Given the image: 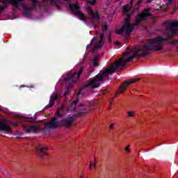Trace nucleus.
Listing matches in <instances>:
<instances>
[{
  "instance_id": "f257e3e1",
  "label": "nucleus",
  "mask_w": 178,
  "mask_h": 178,
  "mask_svg": "<svg viewBox=\"0 0 178 178\" xmlns=\"http://www.w3.org/2000/svg\"><path fill=\"white\" fill-rule=\"evenodd\" d=\"M165 44V35H158L154 38L149 40L148 45H145L139 49H127V51L123 54V56L118 61L113 64L111 67L107 69H105L104 71L99 72L95 78L90 79L88 82V86H90L92 88H97L99 87L101 81L112 74L119 67L124 66L127 62H130L134 56H144L148 54V51L152 49V51H161L163 49V45Z\"/></svg>"
},
{
  "instance_id": "f03ea898",
  "label": "nucleus",
  "mask_w": 178,
  "mask_h": 178,
  "mask_svg": "<svg viewBox=\"0 0 178 178\" xmlns=\"http://www.w3.org/2000/svg\"><path fill=\"white\" fill-rule=\"evenodd\" d=\"M56 118H54L50 122L47 123V127L50 129H56L58 126H64V127H70L72 122H73V118H70L67 120H63L62 115H60V111L58 108V111L56 113Z\"/></svg>"
},
{
  "instance_id": "7ed1b4c3",
  "label": "nucleus",
  "mask_w": 178,
  "mask_h": 178,
  "mask_svg": "<svg viewBox=\"0 0 178 178\" xmlns=\"http://www.w3.org/2000/svg\"><path fill=\"white\" fill-rule=\"evenodd\" d=\"M69 9L72 12L73 15L77 16L78 19L84 22V23H87L88 19L86 16L83 12H81L80 4L79 2H75L74 3L69 5Z\"/></svg>"
},
{
  "instance_id": "20e7f679",
  "label": "nucleus",
  "mask_w": 178,
  "mask_h": 178,
  "mask_svg": "<svg viewBox=\"0 0 178 178\" xmlns=\"http://www.w3.org/2000/svg\"><path fill=\"white\" fill-rule=\"evenodd\" d=\"M133 31V25L130 24V18L127 17L124 22L123 26L120 29H116L117 34H123L125 33V37H129V34Z\"/></svg>"
},
{
  "instance_id": "39448f33",
  "label": "nucleus",
  "mask_w": 178,
  "mask_h": 178,
  "mask_svg": "<svg viewBox=\"0 0 178 178\" xmlns=\"http://www.w3.org/2000/svg\"><path fill=\"white\" fill-rule=\"evenodd\" d=\"M13 5L15 8H19L20 5H23L22 0H0V12H2L6 6Z\"/></svg>"
},
{
  "instance_id": "423d86ee",
  "label": "nucleus",
  "mask_w": 178,
  "mask_h": 178,
  "mask_svg": "<svg viewBox=\"0 0 178 178\" xmlns=\"http://www.w3.org/2000/svg\"><path fill=\"white\" fill-rule=\"evenodd\" d=\"M81 73H83V67H81L78 72L73 71L69 72L67 75V77L65 78V81L72 80L74 82H76V80H79V78L80 77V74H81Z\"/></svg>"
},
{
  "instance_id": "0eeeda50",
  "label": "nucleus",
  "mask_w": 178,
  "mask_h": 178,
  "mask_svg": "<svg viewBox=\"0 0 178 178\" xmlns=\"http://www.w3.org/2000/svg\"><path fill=\"white\" fill-rule=\"evenodd\" d=\"M86 11L88 15L90 16V22H94V20H98L99 19V14H98V11H94L91 7H87Z\"/></svg>"
},
{
  "instance_id": "6e6552de",
  "label": "nucleus",
  "mask_w": 178,
  "mask_h": 178,
  "mask_svg": "<svg viewBox=\"0 0 178 178\" xmlns=\"http://www.w3.org/2000/svg\"><path fill=\"white\" fill-rule=\"evenodd\" d=\"M24 130L26 133H30L33 131L34 133H37V131H40V127L31 125L30 122H25L23 125Z\"/></svg>"
},
{
  "instance_id": "1a4fd4ad",
  "label": "nucleus",
  "mask_w": 178,
  "mask_h": 178,
  "mask_svg": "<svg viewBox=\"0 0 178 178\" xmlns=\"http://www.w3.org/2000/svg\"><path fill=\"white\" fill-rule=\"evenodd\" d=\"M138 80H140V79L136 78V79H133L128 81L124 82V83L122 84V86H120V87L118 91V94H122V92H124V91L127 88V86H130V84H131L133 83H136V82L138 81Z\"/></svg>"
},
{
  "instance_id": "9d476101",
  "label": "nucleus",
  "mask_w": 178,
  "mask_h": 178,
  "mask_svg": "<svg viewBox=\"0 0 178 178\" xmlns=\"http://www.w3.org/2000/svg\"><path fill=\"white\" fill-rule=\"evenodd\" d=\"M149 8H146L141 14H139L136 17L135 25L137 26L140 22L145 20L149 16Z\"/></svg>"
},
{
  "instance_id": "9b49d317",
  "label": "nucleus",
  "mask_w": 178,
  "mask_h": 178,
  "mask_svg": "<svg viewBox=\"0 0 178 178\" xmlns=\"http://www.w3.org/2000/svg\"><path fill=\"white\" fill-rule=\"evenodd\" d=\"M0 131L7 134L12 133V128H10L6 121L0 120Z\"/></svg>"
},
{
  "instance_id": "f8f14e48",
  "label": "nucleus",
  "mask_w": 178,
  "mask_h": 178,
  "mask_svg": "<svg viewBox=\"0 0 178 178\" xmlns=\"http://www.w3.org/2000/svg\"><path fill=\"white\" fill-rule=\"evenodd\" d=\"M136 1L137 5H140V3H141V2H143V0H131L130 4L124 6L123 13H125V14L129 13V10H130V9H131V4L133 3V2H136Z\"/></svg>"
},
{
  "instance_id": "ddd939ff",
  "label": "nucleus",
  "mask_w": 178,
  "mask_h": 178,
  "mask_svg": "<svg viewBox=\"0 0 178 178\" xmlns=\"http://www.w3.org/2000/svg\"><path fill=\"white\" fill-rule=\"evenodd\" d=\"M78 111L81 115L88 113L90 112V106L81 104L79 106Z\"/></svg>"
},
{
  "instance_id": "4468645a",
  "label": "nucleus",
  "mask_w": 178,
  "mask_h": 178,
  "mask_svg": "<svg viewBox=\"0 0 178 178\" xmlns=\"http://www.w3.org/2000/svg\"><path fill=\"white\" fill-rule=\"evenodd\" d=\"M60 98V95L59 93H54L50 98L49 104L47 106H52L54 105V101H58Z\"/></svg>"
},
{
  "instance_id": "2eb2a0df",
  "label": "nucleus",
  "mask_w": 178,
  "mask_h": 178,
  "mask_svg": "<svg viewBox=\"0 0 178 178\" xmlns=\"http://www.w3.org/2000/svg\"><path fill=\"white\" fill-rule=\"evenodd\" d=\"M36 149L38 152H40V154H44V151L48 149V146L39 145L36 147Z\"/></svg>"
},
{
  "instance_id": "dca6fc26",
  "label": "nucleus",
  "mask_w": 178,
  "mask_h": 178,
  "mask_svg": "<svg viewBox=\"0 0 178 178\" xmlns=\"http://www.w3.org/2000/svg\"><path fill=\"white\" fill-rule=\"evenodd\" d=\"M76 104H77V99L72 101L70 106L67 108L68 111H76Z\"/></svg>"
},
{
  "instance_id": "f3484780",
  "label": "nucleus",
  "mask_w": 178,
  "mask_h": 178,
  "mask_svg": "<svg viewBox=\"0 0 178 178\" xmlns=\"http://www.w3.org/2000/svg\"><path fill=\"white\" fill-rule=\"evenodd\" d=\"M127 118H136V114L134 110H129L127 111Z\"/></svg>"
},
{
  "instance_id": "a211bd4d",
  "label": "nucleus",
  "mask_w": 178,
  "mask_h": 178,
  "mask_svg": "<svg viewBox=\"0 0 178 178\" xmlns=\"http://www.w3.org/2000/svg\"><path fill=\"white\" fill-rule=\"evenodd\" d=\"M44 1H49V2L51 5H56V6L57 8H58V9H60V8H59V5L60 4V0H44Z\"/></svg>"
},
{
  "instance_id": "6ab92c4d",
  "label": "nucleus",
  "mask_w": 178,
  "mask_h": 178,
  "mask_svg": "<svg viewBox=\"0 0 178 178\" xmlns=\"http://www.w3.org/2000/svg\"><path fill=\"white\" fill-rule=\"evenodd\" d=\"M96 168H97V163L95 162V160L90 161L89 164L90 170H94Z\"/></svg>"
},
{
  "instance_id": "aec40b11",
  "label": "nucleus",
  "mask_w": 178,
  "mask_h": 178,
  "mask_svg": "<svg viewBox=\"0 0 178 178\" xmlns=\"http://www.w3.org/2000/svg\"><path fill=\"white\" fill-rule=\"evenodd\" d=\"M104 39V34L100 35V41L99 42L98 44L96 46V48H101L102 47V40Z\"/></svg>"
},
{
  "instance_id": "412c9836",
  "label": "nucleus",
  "mask_w": 178,
  "mask_h": 178,
  "mask_svg": "<svg viewBox=\"0 0 178 178\" xmlns=\"http://www.w3.org/2000/svg\"><path fill=\"white\" fill-rule=\"evenodd\" d=\"M86 2L90 5H95V3H97V0H86Z\"/></svg>"
},
{
  "instance_id": "4be33fe9",
  "label": "nucleus",
  "mask_w": 178,
  "mask_h": 178,
  "mask_svg": "<svg viewBox=\"0 0 178 178\" xmlns=\"http://www.w3.org/2000/svg\"><path fill=\"white\" fill-rule=\"evenodd\" d=\"M167 6H169V5H170V3H172V0H164Z\"/></svg>"
},
{
  "instance_id": "5701e85b",
  "label": "nucleus",
  "mask_w": 178,
  "mask_h": 178,
  "mask_svg": "<svg viewBox=\"0 0 178 178\" xmlns=\"http://www.w3.org/2000/svg\"><path fill=\"white\" fill-rule=\"evenodd\" d=\"M93 66H98V63H97V58L92 60Z\"/></svg>"
},
{
  "instance_id": "b1692460",
  "label": "nucleus",
  "mask_w": 178,
  "mask_h": 178,
  "mask_svg": "<svg viewBox=\"0 0 178 178\" xmlns=\"http://www.w3.org/2000/svg\"><path fill=\"white\" fill-rule=\"evenodd\" d=\"M125 152H130V145H128L125 147Z\"/></svg>"
},
{
  "instance_id": "393cba45",
  "label": "nucleus",
  "mask_w": 178,
  "mask_h": 178,
  "mask_svg": "<svg viewBox=\"0 0 178 178\" xmlns=\"http://www.w3.org/2000/svg\"><path fill=\"white\" fill-rule=\"evenodd\" d=\"M115 129V124H111L109 126V130H113Z\"/></svg>"
},
{
  "instance_id": "a878e982",
  "label": "nucleus",
  "mask_w": 178,
  "mask_h": 178,
  "mask_svg": "<svg viewBox=\"0 0 178 178\" xmlns=\"http://www.w3.org/2000/svg\"><path fill=\"white\" fill-rule=\"evenodd\" d=\"M102 29L103 31H106L107 26L106 25H103Z\"/></svg>"
},
{
  "instance_id": "bb28decb",
  "label": "nucleus",
  "mask_w": 178,
  "mask_h": 178,
  "mask_svg": "<svg viewBox=\"0 0 178 178\" xmlns=\"http://www.w3.org/2000/svg\"><path fill=\"white\" fill-rule=\"evenodd\" d=\"M30 1H31L33 6H35L37 5V1H35V0H30Z\"/></svg>"
},
{
  "instance_id": "cd10ccee",
  "label": "nucleus",
  "mask_w": 178,
  "mask_h": 178,
  "mask_svg": "<svg viewBox=\"0 0 178 178\" xmlns=\"http://www.w3.org/2000/svg\"><path fill=\"white\" fill-rule=\"evenodd\" d=\"M22 7H23L24 10H25V12H27V9H28L27 6L26 5H22Z\"/></svg>"
},
{
  "instance_id": "c85d7f7f",
  "label": "nucleus",
  "mask_w": 178,
  "mask_h": 178,
  "mask_svg": "<svg viewBox=\"0 0 178 178\" xmlns=\"http://www.w3.org/2000/svg\"><path fill=\"white\" fill-rule=\"evenodd\" d=\"M95 40V38H93L92 42H94V40Z\"/></svg>"
},
{
  "instance_id": "c756f323",
  "label": "nucleus",
  "mask_w": 178,
  "mask_h": 178,
  "mask_svg": "<svg viewBox=\"0 0 178 178\" xmlns=\"http://www.w3.org/2000/svg\"><path fill=\"white\" fill-rule=\"evenodd\" d=\"M118 44H119L118 42L115 43V45H118Z\"/></svg>"
}]
</instances>
